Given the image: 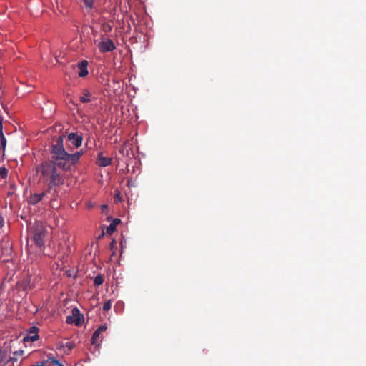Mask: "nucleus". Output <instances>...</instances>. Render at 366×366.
<instances>
[{"label": "nucleus", "instance_id": "f257e3e1", "mask_svg": "<svg viewBox=\"0 0 366 366\" xmlns=\"http://www.w3.org/2000/svg\"><path fill=\"white\" fill-rule=\"evenodd\" d=\"M51 159L43 162L38 170L41 176L49 182L46 192L55 195L57 192V187L64 182L63 176L59 172L61 169L64 172L71 170L83 155L82 151L74 154L68 153L64 147V137L59 136L55 144L51 148Z\"/></svg>", "mask_w": 366, "mask_h": 366}, {"label": "nucleus", "instance_id": "f03ea898", "mask_svg": "<svg viewBox=\"0 0 366 366\" xmlns=\"http://www.w3.org/2000/svg\"><path fill=\"white\" fill-rule=\"evenodd\" d=\"M46 234L47 230L41 223H36L34 226L33 239L41 249L44 247Z\"/></svg>", "mask_w": 366, "mask_h": 366}, {"label": "nucleus", "instance_id": "7ed1b4c3", "mask_svg": "<svg viewBox=\"0 0 366 366\" xmlns=\"http://www.w3.org/2000/svg\"><path fill=\"white\" fill-rule=\"evenodd\" d=\"M99 49L102 53L111 52L116 49V46L110 39L102 37L98 44Z\"/></svg>", "mask_w": 366, "mask_h": 366}, {"label": "nucleus", "instance_id": "20e7f679", "mask_svg": "<svg viewBox=\"0 0 366 366\" xmlns=\"http://www.w3.org/2000/svg\"><path fill=\"white\" fill-rule=\"evenodd\" d=\"M71 312L72 315L67 316L66 322L69 324L74 323L77 326L80 325L84 320L83 315L80 314L79 309L76 307L72 309Z\"/></svg>", "mask_w": 366, "mask_h": 366}, {"label": "nucleus", "instance_id": "39448f33", "mask_svg": "<svg viewBox=\"0 0 366 366\" xmlns=\"http://www.w3.org/2000/svg\"><path fill=\"white\" fill-rule=\"evenodd\" d=\"M39 329L36 327V326H32L31 327L28 332H27V334L24 337V342H35L36 341L39 336L38 335L39 333Z\"/></svg>", "mask_w": 366, "mask_h": 366}, {"label": "nucleus", "instance_id": "423d86ee", "mask_svg": "<svg viewBox=\"0 0 366 366\" xmlns=\"http://www.w3.org/2000/svg\"><path fill=\"white\" fill-rule=\"evenodd\" d=\"M107 329L106 325H101L93 333L92 337L91 338V343L92 345H99V342H102V337H100V334L103 332H105Z\"/></svg>", "mask_w": 366, "mask_h": 366}, {"label": "nucleus", "instance_id": "0eeeda50", "mask_svg": "<svg viewBox=\"0 0 366 366\" xmlns=\"http://www.w3.org/2000/svg\"><path fill=\"white\" fill-rule=\"evenodd\" d=\"M68 140L76 147L78 148L82 144L83 137L78 133L71 132L68 134Z\"/></svg>", "mask_w": 366, "mask_h": 366}, {"label": "nucleus", "instance_id": "6e6552de", "mask_svg": "<svg viewBox=\"0 0 366 366\" xmlns=\"http://www.w3.org/2000/svg\"><path fill=\"white\" fill-rule=\"evenodd\" d=\"M17 358L9 357L8 352L5 350H0V366H5L9 362H16Z\"/></svg>", "mask_w": 366, "mask_h": 366}, {"label": "nucleus", "instance_id": "1a4fd4ad", "mask_svg": "<svg viewBox=\"0 0 366 366\" xmlns=\"http://www.w3.org/2000/svg\"><path fill=\"white\" fill-rule=\"evenodd\" d=\"M112 159L107 157H104L102 152L98 154L97 164L99 167H107L112 164Z\"/></svg>", "mask_w": 366, "mask_h": 366}, {"label": "nucleus", "instance_id": "9d476101", "mask_svg": "<svg viewBox=\"0 0 366 366\" xmlns=\"http://www.w3.org/2000/svg\"><path fill=\"white\" fill-rule=\"evenodd\" d=\"M88 61L86 60H83L78 64L79 73L78 75L79 77L84 78L88 75L87 70Z\"/></svg>", "mask_w": 366, "mask_h": 366}, {"label": "nucleus", "instance_id": "9b49d317", "mask_svg": "<svg viewBox=\"0 0 366 366\" xmlns=\"http://www.w3.org/2000/svg\"><path fill=\"white\" fill-rule=\"evenodd\" d=\"M46 193L48 192L46 191L39 194H31L29 199V203L33 205L36 204L43 199Z\"/></svg>", "mask_w": 366, "mask_h": 366}, {"label": "nucleus", "instance_id": "f8f14e48", "mask_svg": "<svg viewBox=\"0 0 366 366\" xmlns=\"http://www.w3.org/2000/svg\"><path fill=\"white\" fill-rule=\"evenodd\" d=\"M92 94L87 89H84L81 92V94L79 96V100L81 103H89L91 102Z\"/></svg>", "mask_w": 366, "mask_h": 366}, {"label": "nucleus", "instance_id": "ddd939ff", "mask_svg": "<svg viewBox=\"0 0 366 366\" xmlns=\"http://www.w3.org/2000/svg\"><path fill=\"white\" fill-rule=\"evenodd\" d=\"M121 222V220L118 218L113 219L112 222L107 227L106 232L107 234H112L116 230L117 226Z\"/></svg>", "mask_w": 366, "mask_h": 366}, {"label": "nucleus", "instance_id": "4468645a", "mask_svg": "<svg viewBox=\"0 0 366 366\" xmlns=\"http://www.w3.org/2000/svg\"><path fill=\"white\" fill-rule=\"evenodd\" d=\"M102 30L104 33H109L112 31V26L109 22H104L102 24Z\"/></svg>", "mask_w": 366, "mask_h": 366}, {"label": "nucleus", "instance_id": "2eb2a0df", "mask_svg": "<svg viewBox=\"0 0 366 366\" xmlns=\"http://www.w3.org/2000/svg\"><path fill=\"white\" fill-rule=\"evenodd\" d=\"M104 280V276L102 274L97 275L94 279V283L97 286H99L103 284Z\"/></svg>", "mask_w": 366, "mask_h": 366}, {"label": "nucleus", "instance_id": "dca6fc26", "mask_svg": "<svg viewBox=\"0 0 366 366\" xmlns=\"http://www.w3.org/2000/svg\"><path fill=\"white\" fill-rule=\"evenodd\" d=\"M0 138H1V146L4 149L6 144V139L4 135L3 131H0Z\"/></svg>", "mask_w": 366, "mask_h": 366}, {"label": "nucleus", "instance_id": "f3484780", "mask_svg": "<svg viewBox=\"0 0 366 366\" xmlns=\"http://www.w3.org/2000/svg\"><path fill=\"white\" fill-rule=\"evenodd\" d=\"M96 0H84V5L86 8L92 9L94 6V3Z\"/></svg>", "mask_w": 366, "mask_h": 366}, {"label": "nucleus", "instance_id": "a211bd4d", "mask_svg": "<svg viewBox=\"0 0 366 366\" xmlns=\"http://www.w3.org/2000/svg\"><path fill=\"white\" fill-rule=\"evenodd\" d=\"M111 307H112V301L108 300L106 302H104L102 309L104 312H107L111 309Z\"/></svg>", "mask_w": 366, "mask_h": 366}, {"label": "nucleus", "instance_id": "6ab92c4d", "mask_svg": "<svg viewBox=\"0 0 366 366\" xmlns=\"http://www.w3.org/2000/svg\"><path fill=\"white\" fill-rule=\"evenodd\" d=\"M7 174L8 170L4 167H0V175L1 176V177L4 179L7 177Z\"/></svg>", "mask_w": 366, "mask_h": 366}, {"label": "nucleus", "instance_id": "aec40b11", "mask_svg": "<svg viewBox=\"0 0 366 366\" xmlns=\"http://www.w3.org/2000/svg\"><path fill=\"white\" fill-rule=\"evenodd\" d=\"M22 284L24 286V290L31 289V287L29 286L30 284V280L29 278H26L22 281Z\"/></svg>", "mask_w": 366, "mask_h": 366}, {"label": "nucleus", "instance_id": "412c9836", "mask_svg": "<svg viewBox=\"0 0 366 366\" xmlns=\"http://www.w3.org/2000/svg\"><path fill=\"white\" fill-rule=\"evenodd\" d=\"M31 366H46V362L44 361H39Z\"/></svg>", "mask_w": 366, "mask_h": 366}, {"label": "nucleus", "instance_id": "4be33fe9", "mask_svg": "<svg viewBox=\"0 0 366 366\" xmlns=\"http://www.w3.org/2000/svg\"><path fill=\"white\" fill-rule=\"evenodd\" d=\"M23 353H24V351L22 350H19L14 352V355L16 356H21L23 355Z\"/></svg>", "mask_w": 366, "mask_h": 366}, {"label": "nucleus", "instance_id": "5701e85b", "mask_svg": "<svg viewBox=\"0 0 366 366\" xmlns=\"http://www.w3.org/2000/svg\"><path fill=\"white\" fill-rule=\"evenodd\" d=\"M66 345L68 347V349L71 350V349L74 348V344L72 342H66Z\"/></svg>", "mask_w": 366, "mask_h": 366}, {"label": "nucleus", "instance_id": "b1692460", "mask_svg": "<svg viewBox=\"0 0 366 366\" xmlns=\"http://www.w3.org/2000/svg\"><path fill=\"white\" fill-rule=\"evenodd\" d=\"M52 362H54L55 365H59V366H63V365L59 362V360H52Z\"/></svg>", "mask_w": 366, "mask_h": 366}, {"label": "nucleus", "instance_id": "393cba45", "mask_svg": "<svg viewBox=\"0 0 366 366\" xmlns=\"http://www.w3.org/2000/svg\"><path fill=\"white\" fill-rule=\"evenodd\" d=\"M0 131H3L2 118L0 116Z\"/></svg>", "mask_w": 366, "mask_h": 366}, {"label": "nucleus", "instance_id": "a878e982", "mask_svg": "<svg viewBox=\"0 0 366 366\" xmlns=\"http://www.w3.org/2000/svg\"><path fill=\"white\" fill-rule=\"evenodd\" d=\"M4 225V219L2 217H0V228L2 227Z\"/></svg>", "mask_w": 366, "mask_h": 366}, {"label": "nucleus", "instance_id": "bb28decb", "mask_svg": "<svg viewBox=\"0 0 366 366\" xmlns=\"http://www.w3.org/2000/svg\"><path fill=\"white\" fill-rule=\"evenodd\" d=\"M104 232H102V233L99 236V237H98V238H99V239H100V238L103 237H104Z\"/></svg>", "mask_w": 366, "mask_h": 366}, {"label": "nucleus", "instance_id": "cd10ccee", "mask_svg": "<svg viewBox=\"0 0 366 366\" xmlns=\"http://www.w3.org/2000/svg\"><path fill=\"white\" fill-rule=\"evenodd\" d=\"M116 197L119 199V194H115Z\"/></svg>", "mask_w": 366, "mask_h": 366}, {"label": "nucleus", "instance_id": "c85d7f7f", "mask_svg": "<svg viewBox=\"0 0 366 366\" xmlns=\"http://www.w3.org/2000/svg\"><path fill=\"white\" fill-rule=\"evenodd\" d=\"M105 207H107V205L103 206V209H105Z\"/></svg>", "mask_w": 366, "mask_h": 366}, {"label": "nucleus", "instance_id": "c756f323", "mask_svg": "<svg viewBox=\"0 0 366 366\" xmlns=\"http://www.w3.org/2000/svg\"><path fill=\"white\" fill-rule=\"evenodd\" d=\"M105 207H107V205L103 206V209H105Z\"/></svg>", "mask_w": 366, "mask_h": 366}]
</instances>
